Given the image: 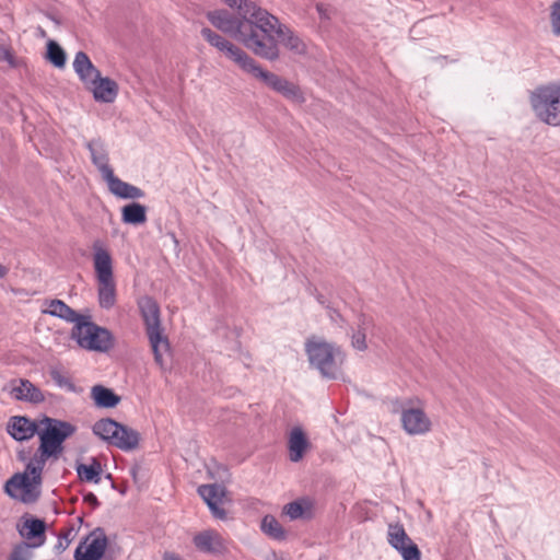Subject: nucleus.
Wrapping results in <instances>:
<instances>
[{"label": "nucleus", "instance_id": "obj_24", "mask_svg": "<svg viewBox=\"0 0 560 560\" xmlns=\"http://www.w3.org/2000/svg\"><path fill=\"white\" fill-rule=\"evenodd\" d=\"M374 320L372 316L360 313L357 316L355 327L351 332V346L358 351L368 349L366 332L373 327Z\"/></svg>", "mask_w": 560, "mask_h": 560}, {"label": "nucleus", "instance_id": "obj_17", "mask_svg": "<svg viewBox=\"0 0 560 560\" xmlns=\"http://www.w3.org/2000/svg\"><path fill=\"white\" fill-rule=\"evenodd\" d=\"M39 420L33 421L24 416L11 417L7 424L8 433L16 441H27L37 434Z\"/></svg>", "mask_w": 560, "mask_h": 560}, {"label": "nucleus", "instance_id": "obj_18", "mask_svg": "<svg viewBox=\"0 0 560 560\" xmlns=\"http://www.w3.org/2000/svg\"><path fill=\"white\" fill-rule=\"evenodd\" d=\"M86 90L93 94L96 102L113 103L118 95V84L108 77L98 75V79L86 86Z\"/></svg>", "mask_w": 560, "mask_h": 560}, {"label": "nucleus", "instance_id": "obj_11", "mask_svg": "<svg viewBox=\"0 0 560 560\" xmlns=\"http://www.w3.org/2000/svg\"><path fill=\"white\" fill-rule=\"evenodd\" d=\"M386 538L388 545L400 555L402 560H421L419 547L408 536L402 524L398 522L388 524Z\"/></svg>", "mask_w": 560, "mask_h": 560}, {"label": "nucleus", "instance_id": "obj_30", "mask_svg": "<svg viewBox=\"0 0 560 560\" xmlns=\"http://www.w3.org/2000/svg\"><path fill=\"white\" fill-rule=\"evenodd\" d=\"M208 19L213 26L222 32H231L236 25V19L225 10H217L208 14Z\"/></svg>", "mask_w": 560, "mask_h": 560}, {"label": "nucleus", "instance_id": "obj_16", "mask_svg": "<svg viewBox=\"0 0 560 560\" xmlns=\"http://www.w3.org/2000/svg\"><path fill=\"white\" fill-rule=\"evenodd\" d=\"M243 46L252 50L255 55L273 60L280 54L279 37H237Z\"/></svg>", "mask_w": 560, "mask_h": 560}, {"label": "nucleus", "instance_id": "obj_44", "mask_svg": "<svg viewBox=\"0 0 560 560\" xmlns=\"http://www.w3.org/2000/svg\"><path fill=\"white\" fill-rule=\"evenodd\" d=\"M85 501H88L94 505H96L98 503L96 495L93 493H89L88 495H85Z\"/></svg>", "mask_w": 560, "mask_h": 560}, {"label": "nucleus", "instance_id": "obj_21", "mask_svg": "<svg viewBox=\"0 0 560 560\" xmlns=\"http://www.w3.org/2000/svg\"><path fill=\"white\" fill-rule=\"evenodd\" d=\"M109 191L121 199H140L144 197V191L129 183H126L115 176L114 171L103 177Z\"/></svg>", "mask_w": 560, "mask_h": 560}, {"label": "nucleus", "instance_id": "obj_36", "mask_svg": "<svg viewBox=\"0 0 560 560\" xmlns=\"http://www.w3.org/2000/svg\"><path fill=\"white\" fill-rule=\"evenodd\" d=\"M49 374L55 384L60 388H63L68 392L75 390V385L62 370L55 368L50 370Z\"/></svg>", "mask_w": 560, "mask_h": 560}, {"label": "nucleus", "instance_id": "obj_12", "mask_svg": "<svg viewBox=\"0 0 560 560\" xmlns=\"http://www.w3.org/2000/svg\"><path fill=\"white\" fill-rule=\"evenodd\" d=\"M198 493L208 505L211 514L214 518L225 521L228 520V513L223 505L229 501L226 495V489L223 486L202 485L198 488Z\"/></svg>", "mask_w": 560, "mask_h": 560}, {"label": "nucleus", "instance_id": "obj_22", "mask_svg": "<svg viewBox=\"0 0 560 560\" xmlns=\"http://www.w3.org/2000/svg\"><path fill=\"white\" fill-rule=\"evenodd\" d=\"M73 70L79 77L80 81L86 89L88 85L98 79L100 70L92 63L89 56L83 51H78L73 59Z\"/></svg>", "mask_w": 560, "mask_h": 560}, {"label": "nucleus", "instance_id": "obj_31", "mask_svg": "<svg viewBox=\"0 0 560 560\" xmlns=\"http://www.w3.org/2000/svg\"><path fill=\"white\" fill-rule=\"evenodd\" d=\"M102 465L96 459H92L90 464H79L77 472L82 481L98 483L101 481Z\"/></svg>", "mask_w": 560, "mask_h": 560}, {"label": "nucleus", "instance_id": "obj_32", "mask_svg": "<svg viewBox=\"0 0 560 560\" xmlns=\"http://www.w3.org/2000/svg\"><path fill=\"white\" fill-rule=\"evenodd\" d=\"M261 532L268 537L276 540H284L285 530L273 515H265L260 523Z\"/></svg>", "mask_w": 560, "mask_h": 560}, {"label": "nucleus", "instance_id": "obj_40", "mask_svg": "<svg viewBox=\"0 0 560 560\" xmlns=\"http://www.w3.org/2000/svg\"><path fill=\"white\" fill-rule=\"evenodd\" d=\"M316 10L320 16L322 20H329L335 14L336 10L329 4L325 3H317Z\"/></svg>", "mask_w": 560, "mask_h": 560}, {"label": "nucleus", "instance_id": "obj_3", "mask_svg": "<svg viewBox=\"0 0 560 560\" xmlns=\"http://www.w3.org/2000/svg\"><path fill=\"white\" fill-rule=\"evenodd\" d=\"M92 248L98 304L102 308L109 310L116 303V281L114 278L113 258L101 241H95Z\"/></svg>", "mask_w": 560, "mask_h": 560}, {"label": "nucleus", "instance_id": "obj_46", "mask_svg": "<svg viewBox=\"0 0 560 560\" xmlns=\"http://www.w3.org/2000/svg\"><path fill=\"white\" fill-rule=\"evenodd\" d=\"M164 560H180L179 558L175 557V556H166L164 558Z\"/></svg>", "mask_w": 560, "mask_h": 560}, {"label": "nucleus", "instance_id": "obj_26", "mask_svg": "<svg viewBox=\"0 0 560 560\" xmlns=\"http://www.w3.org/2000/svg\"><path fill=\"white\" fill-rule=\"evenodd\" d=\"M19 532L23 538L32 541L28 544L30 549L45 542V523L39 518L26 520Z\"/></svg>", "mask_w": 560, "mask_h": 560}, {"label": "nucleus", "instance_id": "obj_13", "mask_svg": "<svg viewBox=\"0 0 560 560\" xmlns=\"http://www.w3.org/2000/svg\"><path fill=\"white\" fill-rule=\"evenodd\" d=\"M107 547V538L101 529L88 535L75 549V560H100Z\"/></svg>", "mask_w": 560, "mask_h": 560}, {"label": "nucleus", "instance_id": "obj_42", "mask_svg": "<svg viewBox=\"0 0 560 560\" xmlns=\"http://www.w3.org/2000/svg\"><path fill=\"white\" fill-rule=\"evenodd\" d=\"M71 534L72 529H68L65 535L60 536L56 548L59 549L60 551L66 550L71 542Z\"/></svg>", "mask_w": 560, "mask_h": 560}, {"label": "nucleus", "instance_id": "obj_29", "mask_svg": "<svg viewBox=\"0 0 560 560\" xmlns=\"http://www.w3.org/2000/svg\"><path fill=\"white\" fill-rule=\"evenodd\" d=\"M121 220L127 224H142L147 221V209L138 202L126 205L121 209Z\"/></svg>", "mask_w": 560, "mask_h": 560}, {"label": "nucleus", "instance_id": "obj_34", "mask_svg": "<svg viewBox=\"0 0 560 560\" xmlns=\"http://www.w3.org/2000/svg\"><path fill=\"white\" fill-rule=\"evenodd\" d=\"M47 59L59 69H62L67 61L65 50L54 40H49L47 44Z\"/></svg>", "mask_w": 560, "mask_h": 560}, {"label": "nucleus", "instance_id": "obj_27", "mask_svg": "<svg viewBox=\"0 0 560 560\" xmlns=\"http://www.w3.org/2000/svg\"><path fill=\"white\" fill-rule=\"evenodd\" d=\"M44 305L45 307L42 311L44 314H49L70 323L77 319L75 312L61 300L46 301Z\"/></svg>", "mask_w": 560, "mask_h": 560}, {"label": "nucleus", "instance_id": "obj_43", "mask_svg": "<svg viewBox=\"0 0 560 560\" xmlns=\"http://www.w3.org/2000/svg\"><path fill=\"white\" fill-rule=\"evenodd\" d=\"M327 315L334 324H336L340 327L343 326L345 319L337 310L328 307Z\"/></svg>", "mask_w": 560, "mask_h": 560}, {"label": "nucleus", "instance_id": "obj_33", "mask_svg": "<svg viewBox=\"0 0 560 560\" xmlns=\"http://www.w3.org/2000/svg\"><path fill=\"white\" fill-rule=\"evenodd\" d=\"M50 457L52 456L44 454L42 451L37 450V452L30 458L28 463L26 464L24 472L42 481L44 467Z\"/></svg>", "mask_w": 560, "mask_h": 560}, {"label": "nucleus", "instance_id": "obj_15", "mask_svg": "<svg viewBox=\"0 0 560 560\" xmlns=\"http://www.w3.org/2000/svg\"><path fill=\"white\" fill-rule=\"evenodd\" d=\"M195 548L208 555H221L226 551V544L220 533L215 529H203L192 536Z\"/></svg>", "mask_w": 560, "mask_h": 560}, {"label": "nucleus", "instance_id": "obj_23", "mask_svg": "<svg viewBox=\"0 0 560 560\" xmlns=\"http://www.w3.org/2000/svg\"><path fill=\"white\" fill-rule=\"evenodd\" d=\"M151 348L154 354L156 364L162 369L166 370L170 359V343L166 337L163 336L162 330H154L147 332Z\"/></svg>", "mask_w": 560, "mask_h": 560}, {"label": "nucleus", "instance_id": "obj_20", "mask_svg": "<svg viewBox=\"0 0 560 560\" xmlns=\"http://www.w3.org/2000/svg\"><path fill=\"white\" fill-rule=\"evenodd\" d=\"M311 443L301 427L291 429L288 435L289 458L293 463L300 462L310 450Z\"/></svg>", "mask_w": 560, "mask_h": 560}, {"label": "nucleus", "instance_id": "obj_5", "mask_svg": "<svg viewBox=\"0 0 560 560\" xmlns=\"http://www.w3.org/2000/svg\"><path fill=\"white\" fill-rule=\"evenodd\" d=\"M75 432V427L67 421L43 417L39 419L37 435L38 451L58 458L63 451V442Z\"/></svg>", "mask_w": 560, "mask_h": 560}, {"label": "nucleus", "instance_id": "obj_8", "mask_svg": "<svg viewBox=\"0 0 560 560\" xmlns=\"http://www.w3.org/2000/svg\"><path fill=\"white\" fill-rule=\"evenodd\" d=\"M400 424L411 436L425 435L432 431L433 422L425 412V404L420 398H409L401 407Z\"/></svg>", "mask_w": 560, "mask_h": 560}, {"label": "nucleus", "instance_id": "obj_14", "mask_svg": "<svg viewBox=\"0 0 560 560\" xmlns=\"http://www.w3.org/2000/svg\"><path fill=\"white\" fill-rule=\"evenodd\" d=\"M5 389L13 399L19 401L40 404L45 400L42 389L26 378L10 381Z\"/></svg>", "mask_w": 560, "mask_h": 560}, {"label": "nucleus", "instance_id": "obj_10", "mask_svg": "<svg viewBox=\"0 0 560 560\" xmlns=\"http://www.w3.org/2000/svg\"><path fill=\"white\" fill-rule=\"evenodd\" d=\"M42 481L25 472L14 474L4 486V491L12 499L22 503H33L40 494Z\"/></svg>", "mask_w": 560, "mask_h": 560}, {"label": "nucleus", "instance_id": "obj_19", "mask_svg": "<svg viewBox=\"0 0 560 560\" xmlns=\"http://www.w3.org/2000/svg\"><path fill=\"white\" fill-rule=\"evenodd\" d=\"M85 147L90 152L92 163L102 174V177H105L113 172V168L109 165V155L106 143L101 138L88 141Z\"/></svg>", "mask_w": 560, "mask_h": 560}, {"label": "nucleus", "instance_id": "obj_37", "mask_svg": "<svg viewBox=\"0 0 560 560\" xmlns=\"http://www.w3.org/2000/svg\"><path fill=\"white\" fill-rule=\"evenodd\" d=\"M308 508L306 501H294L283 506V514L290 520H296L303 516L305 509Z\"/></svg>", "mask_w": 560, "mask_h": 560}, {"label": "nucleus", "instance_id": "obj_4", "mask_svg": "<svg viewBox=\"0 0 560 560\" xmlns=\"http://www.w3.org/2000/svg\"><path fill=\"white\" fill-rule=\"evenodd\" d=\"M535 117L552 127H560V82H550L535 88L529 95Z\"/></svg>", "mask_w": 560, "mask_h": 560}, {"label": "nucleus", "instance_id": "obj_39", "mask_svg": "<svg viewBox=\"0 0 560 560\" xmlns=\"http://www.w3.org/2000/svg\"><path fill=\"white\" fill-rule=\"evenodd\" d=\"M550 20L553 32L560 35V0L551 5Z\"/></svg>", "mask_w": 560, "mask_h": 560}, {"label": "nucleus", "instance_id": "obj_41", "mask_svg": "<svg viewBox=\"0 0 560 560\" xmlns=\"http://www.w3.org/2000/svg\"><path fill=\"white\" fill-rule=\"evenodd\" d=\"M0 62H5L11 67L14 66L13 55L4 44H0Z\"/></svg>", "mask_w": 560, "mask_h": 560}, {"label": "nucleus", "instance_id": "obj_35", "mask_svg": "<svg viewBox=\"0 0 560 560\" xmlns=\"http://www.w3.org/2000/svg\"><path fill=\"white\" fill-rule=\"evenodd\" d=\"M280 48L283 47L293 55H302L306 51V45L301 37H279Z\"/></svg>", "mask_w": 560, "mask_h": 560}, {"label": "nucleus", "instance_id": "obj_45", "mask_svg": "<svg viewBox=\"0 0 560 560\" xmlns=\"http://www.w3.org/2000/svg\"><path fill=\"white\" fill-rule=\"evenodd\" d=\"M8 272H9V269L5 266L0 264V279L4 278L8 275Z\"/></svg>", "mask_w": 560, "mask_h": 560}, {"label": "nucleus", "instance_id": "obj_2", "mask_svg": "<svg viewBox=\"0 0 560 560\" xmlns=\"http://www.w3.org/2000/svg\"><path fill=\"white\" fill-rule=\"evenodd\" d=\"M305 353L310 365L323 377L338 380L342 376V365L346 354L341 347L318 337L308 338L305 342Z\"/></svg>", "mask_w": 560, "mask_h": 560}, {"label": "nucleus", "instance_id": "obj_1", "mask_svg": "<svg viewBox=\"0 0 560 560\" xmlns=\"http://www.w3.org/2000/svg\"><path fill=\"white\" fill-rule=\"evenodd\" d=\"M211 46L217 48L225 58L235 62L243 71L264 83L269 89L281 94L287 100L303 104L306 100L301 89L289 80L262 69L230 37H208Z\"/></svg>", "mask_w": 560, "mask_h": 560}, {"label": "nucleus", "instance_id": "obj_38", "mask_svg": "<svg viewBox=\"0 0 560 560\" xmlns=\"http://www.w3.org/2000/svg\"><path fill=\"white\" fill-rule=\"evenodd\" d=\"M32 551L27 542L20 544L13 548L8 560H31Z\"/></svg>", "mask_w": 560, "mask_h": 560}, {"label": "nucleus", "instance_id": "obj_47", "mask_svg": "<svg viewBox=\"0 0 560 560\" xmlns=\"http://www.w3.org/2000/svg\"><path fill=\"white\" fill-rule=\"evenodd\" d=\"M202 35H205V36L211 35V32H210L209 30L203 31V34H202Z\"/></svg>", "mask_w": 560, "mask_h": 560}, {"label": "nucleus", "instance_id": "obj_9", "mask_svg": "<svg viewBox=\"0 0 560 560\" xmlns=\"http://www.w3.org/2000/svg\"><path fill=\"white\" fill-rule=\"evenodd\" d=\"M72 337L80 347L88 350L104 352L113 346L112 334L90 322L78 324L72 330Z\"/></svg>", "mask_w": 560, "mask_h": 560}, {"label": "nucleus", "instance_id": "obj_28", "mask_svg": "<svg viewBox=\"0 0 560 560\" xmlns=\"http://www.w3.org/2000/svg\"><path fill=\"white\" fill-rule=\"evenodd\" d=\"M91 396L96 406L102 408L115 407L120 398L112 389H108L102 385H95L92 387Z\"/></svg>", "mask_w": 560, "mask_h": 560}, {"label": "nucleus", "instance_id": "obj_25", "mask_svg": "<svg viewBox=\"0 0 560 560\" xmlns=\"http://www.w3.org/2000/svg\"><path fill=\"white\" fill-rule=\"evenodd\" d=\"M138 305L147 327V332L160 330V308L156 302L149 296H143L139 300Z\"/></svg>", "mask_w": 560, "mask_h": 560}, {"label": "nucleus", "instance_id": "obj_6", "mask_svg": "<svg viewBox=\"0 0 560 560\" xmlns=\"http://www.w3.org/2000/svg\"><path fill=\"white\" fill-rule=\"evenodd\" d=\"M222 1L230 8L237 9L240 15L266 35H284L285 26L280 23L278 18L259 8L255 2L250 0Z\"/></svg>", "mask_w": 560, "mask_h": 560}, {"label": "nucleus", "instance_id": "obj_7", "mask_svg": "<svg viewBox=\"0 0 560 560\" xmlns=\"http://www.w3.org/2000/svg\"><path fill=\"white\" fill-rule=\"evenodd\" d=\"M93 432L102 440L109 442L122 451H133L138 447L139 433L112 419H102L93 425Z\"/></svg>", "mask_w": 560, "mask_h": 560}]
</instances>
